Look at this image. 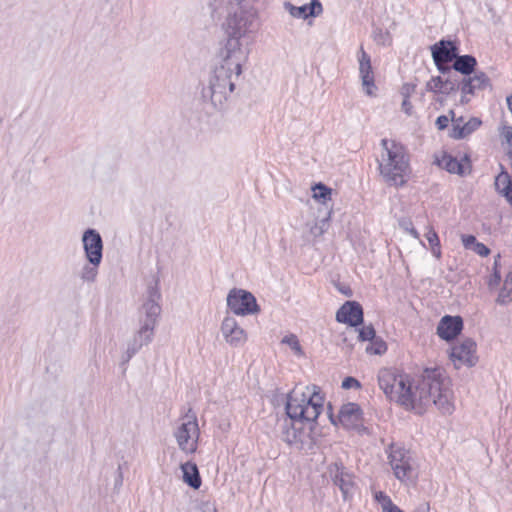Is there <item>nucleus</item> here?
<instances>
[{"instance_id": "15", "label": "nucleus", "mask_w": 512, "mask_h": 512, "mask_svg": "<svg viewBox=\"0 0 512 512\" xmlns=\"http://www.w3.org/2000/svg\"><path fill=\"white\" fill-rule=\"evenodd\" d=\"M358 63H359V76L361 79L362 87L368 96H375L376 85H375V76L371 64V57L364 50L363 46H360V49L357 53Z\"/></svg>"}, {"instance_id": "45", "label": "nucleus", "mask_w": 512, "mask_h": 512, "mask_svg": "<svg viewBox=\"0 0 512 512\" xmlns=\"http://www.w3.org/2000/svg\"><path fill=\"white\" fill-rule=\"evenodd\" d=\"M473 251L477 253L480 256H487L490 253L489 248L484 245L483 243L477 242L475 246L473 247Z\"/></svg>"}, {"instance_id": "22", "label": "nucleus", "mask_w": 512, "mask_h": 512, "mask_svg": "<svg viewBox=\"0 0 512 512\" xmlns=\"http://www.w3.org/2000/svg\"><path fill=\"white\" fill-rule=\"evenodd\" d=\"M439 165L446 169L449 173L458 175H465L471 171V164L469 158L465 155L460 160L449 155L444 154L438 161Z\"/></svg>"}, {"instance_id": "48", "label": "nucleus", "mask_w": 512, "mask_h": 512, "mask_svg": "<svg viewBox=\"0 0 512 512\" xmlns=\"http://www.w3.org/2000/svg\"><path fill=\"white\" fill-rule=\"evenodd\" d=\"M426 238L429 242L430 245H435V244H439V238H438V235L435 231L433 230H430L427 235H426Z\"/></svg>"}, {"instance_id": "47", "label": "nucleus", "mask_w": 512, "mask_h": 512, "mask_svg": "<svg viewBox=\"0 0 512 512\" xmlns=\"http://www.w3.org/2000/svg\"><path fill=\"white\" fill-rule=\"evenodd\" d=\"M501 281V275L500 272L495 269L492 277L490 278L488 285L492 287H496Z\"/></svg>"}, {"instance_id": "11", "label": "nucleus", "mask_w": 512, "mask_h": 512, "mask_svg": "<svg viewBox=\"0 0 512 512\" xmlns=\"http://www.w3.org/2000/svg\"><path fill=\"white\" fill-rule=\"evenodd\" d=\"M328 475L333 484L340 489L345 500L354 494V475L342 463L331 464L328 467Z\"/></svg>"}, {"instance_id": "18", "label": "nucleus", "mask_w": 512, "mask_h": 512, "mask_svg": "<svg viewBox=\"0 0 512 512\" xmlns=\"http://www.w3.org/2000/svg\"><path fill=\"white\" fill-rule=\"evenodd\" d=\"M462 329L463 320L460 316L446 315L442 317L437 326V334L441 339L450 341L456 338Z\"/></svg>"}, {"instance_id": "55", "label": "nucleus", "mask_w": 512, "mask_h": 512, "mask_svg": "<svg viewBox=\"0 0 512 512\" xmlns=\"http://www.w3.org/2000/svg\"><path fill=\"white\" fill-rule=\"evenodd\" d=\"M506 184H499V186H496V190L501 193V188L505 187Z\"/></svg>"}, {"instance_id": "23", "label": "nucleus", "mask_w": 512, "mask_h": 512, "mask_svg": "<svg viewBox=\"0 0 512 512\" xmlns=\"http://www.w3.org/2000/svg\"><path fill=\"white\" fill-rule=\"evenodd\" d=\"M362 411L358 404H344L338 415L339 422L347 429L356 428L361 420Z\"/></svg>"}, {"instance_id": "6", "label": "nucleus", "mask_w": 512, "mask_h": 512, "mask_svg": "<svg viewBox=\"0 0 512 512\" xmlns=\"http://www.w3.org/2000/svg\"><path fill=\"white\" fill-rule=\"evenodd\" d=\"M239 76L217 65L209 77L208 85L202 89L203 99L210 101L215 109H223Z\"/></svg>"}, {"instance_id": "1", "label": "nucleus", "mask_w": 512, "mask_h": 512, "mask_svg": "<svg viewBox=\"0 0 512 512\" xmlns=\"http://www.w3.org/2000/svg\"><path fill=\"white\" fill-rule=\"evenodd\" d=\"M378 384L389 400L418 414L431 405L442 414L454 411L450 380L442 368H426L412 381L407 375L385 368L378 373Z\"/></svg>"}, {"instance_id": "51", "label": "nucleus", "mask_w": 512, "mask_h": 512, "mask_svg": "<svg viewBox=\"0 0 512 512\" xmlns=\"http://www.w3.org/2000/svg\"><path fill=\"white\" fill-rule=\"evenodd\" d=\"M431 250L435 257L440 258V256H441L440 243L431 245Z\"/></svg>"}, {"instance_id": "38", "label": "nucleus", "mask_w": 512, "mask_h": 512, "mask_svg": "<svg viewBox=\"0 0 512 512\" xmlns=\"http://www.w3.org/2000/svg\"><path fill=\"white\" fill-rule=\"evenodd\" d=\"M308 5V15L310 17H317L322 14L323 8L322 4L319 0H311L310 4Z\"/></svg>"}, {"instance_id": "41", "label": "nucleus", "mask_w": 512, "mask_h": 512, "mask_svg": "<svg viewBox=\"0 0 512 512\" xmlns=\"http://www.w3.org/2000/svg\"><path fill=\"white\" fill-rule=\"evenodd\" d=\"M360 382L353 377H346L342 382V388L350 389V388H360Z\"/></svg>"}, {"instance_id": "10", "label": "nucleus", "mask_w": 512, "mask_h": 512, "mask_svg": "<svg viewBox=\"0 0 512 512\" xmlns=\"http://www.w3.org/2000/svg\"><path fill=\"white\" fill-rule=\"evenodd\" d=\"M227 306L230 311L239 316L258 313L260 308L255 296L243 289L233 288L227 295Z\"/></svg>"}, {"instance_id": "50", "label": "nucleus", "mask_w": 512, "mask_h": 512, "mask_svg": "<svg viewBox=\"0 0 512 512\" xmlns=\"http://www.w3.org/2000/svg\"><path fill=\"white\" fill-rule=\"evenodd\" d=\"M430 511V506H429V503L427 502H422L420 503L417 508L415 509L414 512H429Z\"/></svg>"}, {"instance_id": "19", "label": "nucleus", "mask_w": 512, "mask_h": 512, "mask_svg": "<svg viewBox=\"0 0 512 512\" xmlns=\"http://www.w3.org/2000/svg\"><path fill=\"white\" fill-rule=\"evenodd\" d=\"M303 425L290 418L285 419L281 425L280 438L289 445L300 446L303 444Z\"/></svg>"}, {"instance_id": "2", "label": "nucleus", "mask_w": 512, "mask_h": 512, "mask_svg": "<svg viewBox=\"0 0 512 512\" xmlns=\"http://www.w3.org/2000/svg\"><path fill=\"white\" fill-rule=\"evenodd\" d=\"M160 299L159 280L154 278L147 285L145 300L140 310V326L127 341V348L121 356L122 365L127 364L143 346L152 342L158 317L161 313Z\"/></svg>"}, {"instance_id": "56", "label": "nucleus", "mask_w": 512, "mask_h": 512, "mask_svg": "<svg viewBox=\"0 0 512 512\" xmlns=\"http://www.w3.org/2000/svg\"><path fill=\"white\" fill-rule=\"evenodd\" d=\"M329 418L331 419V422H332V423H335V421H334V419H333L332 414H329Z\"/></svg>"}, {"instance_id": "33", "label": "nucleus", "mask_w": 512, "mask_h": 512, "mask_svg": "<svg viewBox=\"0 0 512 512\" xmlns=\"http://www.w3.org/2000/svg\"><path fill=\"white\" fill-rule=\"evenodd\" d=\"M373 39L378 45L387 46L392 42L391 35L388 31L376 28L373 31Z\"/></svg>"}, {"instance_id": "12", "label": "nucleus", "mask_w": 512, "mask_h": 512, "mask_svg": "<svg viewBox=\"0 0 512 512\" xmlns=\"http://www.w3.org/2000/svg\"><path fill=\"white\" fill-rule=\"evenodd\" d=\"M83 248L88 262L99 266L102 261L103 241L95 229H87L82 235Z\"/></svg>"}, {"instance_id": "9", "label": "nucleus", "mask_w": 512, "mask_h": 512, "mask_svg": "<svg viewBox=\"0 0 512 512\" xmlns=\"http://www.w3.org/2000/svg\"><path fill=\"white\" fill-rule=\"evenodd\" d=\"M388 459L398 480L408 483L415 479V462L409 450L400 445L391 444Z\"/></svg>"}, {"instance_id": "5", "label": "nucleus", "mask_w": 512, "mask_h": 512, "mask_svg": "<svg viewBox=\"0 0 512 512\" xmlns=\"http://www.w3.org/2000/svg\"><path fill=\"white\" fill-rule=\"evenodd\" d=\"M382 153L379 163L380 175L389 186L400 187L407 182L409 160L402 145L394 141H381Z\"/></svg>"}, {"instance_id": "3", "label": "nucleus", "mask_w": 512, "mask_h": 512, "mask_svg": "<svg viewBox=\"0 0 512 512\" xmlns=\"http://www.w3.org/2000/svg\"><path fill=\"white\" fill-rule=\"evenodd\" d=\"M257 0H214V10L227 12V36L248 42L247 38L259 28Z\"/></svg>"}, {"instance_id": "17", "label": "nucleus", "mask_w": 512, "mask_h": 512, "mask_svg": "<svg viewBox=\"0 0 512 512\" xmlns=\"http://www.w3.org/2000/svg\"><path fill=\"white\" fill-rule=\"evenodd\" d=\"M336 320L356 327L363 322V309L358 302L347 301L337 311Z\"/></svg>"}, {"instance_id": "30", "label": "nucleus", "mask_w": 512, "mask_h": 512, "mask_svg": "<svg viewBox=\"0 0 512 512\" xmlns=\"http://www.w3.org/2000/svg\"><path fill=\"white\" fill-rule=\"evenodd\" d=\"M98 275V266L92 265L88 262L85 264L80 272V278L83 282L93 283Z\"/></svg>"}, {"instance_id": "39", "label": "nucleus", "mask_w": 512, "mask_h": 512, "mask_svg": "<svg viewBox=\"0 0 512 512\" xmlns=\"http://www.w3.org/2000/svg\"><path fill=\"white\" fill-rule=\"evenodd\" d=\"M500 136L511 146V150L508 154L510 158H512V127L503 125L500 130Z\"/></svg>"}, {"instance_id": "31", "label": "nucleus", "mask_w": 512, "mask_h": 512, "mask_svg": "<svg viewBox=\"0 0 512 512\" xmlns=\"http://www.w3.org/2000/svg\"><path fill=\"white\" fill-rule=\"evenodd\" d=\"M313 192V197L316 200L322 201L323 204H326V202L331 198L332 189L322 183H318L313 187Z\"/></svg>"}, {"instance_id": "26", "label": "nucleus", "mask_w": 512, "mask_h": 512, "mask_svg": "<svg viewBox=\"0 0 512 512\" xmlns=\"http://www.w3.org/2000/svg\"><path fill=\"white\" fill-rule=\"evenodd\" d=\"M496 302L500 305H507L512 302V272L506 275Z\"/></svg>"}, {"instance_id": "24", "label": "nucleus", "mask_w": 512, "mask_h": 512, "mask_svg": "<svg viewBox=\"0 0 512 512\" xmlns=\"http://www.w3.org/2000/svg\"><path fill=\"white\" fill-rule=\"evenodd\" d=\"M181 470L183 472V481L192 487L198 489L201 486V477L197 468V465L193 462H186L181 464Z\"/></svg>"}, {"instance_id": "16", "label": "nucleus", "mask_w": 512, "mask_h": 512, "mask_svg": "<svg viewBox=\"0 0 512 512\" xmlns=\"http://www.w3.org/2000/svg\"><path fill=\"white\" fill-rule=\"evenodd\" d=\"M475 352L476 343L468 338L454 345L450 356L456 368H460L462 365L471 367L474 366L477 361Z\"/></svg>"}, {"instance_id": "35", "label": "nucleus", "mask_w": 512, "mask_h": 512, "mask_svg": "<svg viewBox=\"0 0 512 512\" xmlns=\"http://www.w3.org/2000/svg\"><path fill=\"white\" fill-rule=\"evenodd\" d=\"M282 343L287 344L298 355L302 354V348L296 335L290 334L282 339Z\"/></svg>"}, {"instance_id": "7", "label": "nucleus", "mask_w": 512, "mask_h": 512, "mask_svg": "<svg viewBox=\"0 0 512 512\" xmlns=\"http://www.w3.org/2000/svg\"><path fill=\"white\" fill-rule=\"evenodd\" d=\"M250 53L249 43L228 37L219 53V67H223L236 75H241L242 66L247 62Z\"/></svg>"}, {"instance_id": "27", "label": "nucleus", "mask_w": 512, "mask_h": 512, "mask_svg": "<svg viewBox=\"0 0 512 512\" xmlns=\"http://www.w3.org/2000/svg\"><path fill=\"white\" fill-rule=\"evenodd\" d=\"M499 184H506L505 187L501 188L500 194L512 205V179L507 173H501L495 180V186H499Z\"/></svg>"}, {"instance_id": "14", "label": "nucleus", "mask_w": 512, "mask_h": 512, "mask_svg": "<svg viewBox=\"0 0 512 512\" xmlns=\"http://www.w3.org/2000/svg\"><path fill=\"white\" fill-rule=\"evenodd\" d=\"M433 60L442 73H449L450 67L446 66L447 63L454 61L456 58V46L451 41L441 40L431 47Z\"/></svg>"}, {"instance_id": "4", "label": "nucleus", "mask_w": 512, "mask_h": 512, "mask_svg": "<svg viewBox=\"0 0 512 512\" xmlns=\"http://www.w3.org/2000/svg\"><path fill=\"white\" fill-rule=\"evenodd\" d=\"M286 414L300 424L314 423L324 409V398L316 385H298L287 395Z\"/></svg>"}, {"instance_id": "32", "label": "nucleus", "mask_w": 512, "mask_h": 512, "mask_svg": "<svg viewBox=\"0 0 512 512\" xmlns=\"http://www.w3.org/2000/svg\"><path fill=\"white\" fill-rule=\"evenodd\" d=\"M331 213L332 211L329 210L327 212L326 217L322 218L321 220L316 222L314 226L311 227L310 232L313 236H321L324 232L327 231V229L329 228V220L331 217Z\"/></svg>"}, {"instance_id": "40", "label": "nucleus", "mask_w": 512, "mask_h": 512, "mask_svg": "<svg viewBox=\"0 0 512 512\" xmlns=\"http://www.w3.org/2000/svg\"><path fill=\"white\" fill-rule=\"evenodd\" d=\"M416 84L405 83L402 85L400 93L403 98L409 99V97L415 92Z\"/></svg>"}, {"instance_id": "36", "label": "nucleus", "mask_w": 512, "mask_h": 512, "mask_svg": "<svg viewBox=\"0 0 512 512\" xmlns=\"http://www.w3.org/2000/svg\"><path fill=\"white\" fill-rule=\"evenodd\" d=\"M358 338L361 341H373L376 338V332L372 325L363 326L359 329Z\"/></svg>"}, {"instance_id": "49", "label": "nucleus", "mask_w": 512, "mask_h": 512, "mask_svg": "<svg viewBox=\"0 0 512 512\" xmlns=\"http://www.w3.org/2000/svg\"><path fill=\"white\" fill-rule=\"evenodd\" d=\"M412 109H413V106H412L411 102L409 101V99L403 98L402 110L407 115H411L412 114Z\"/></svg>"}, {"instance_id": "13", "label": "nucleus", "mask_w": 512, "mask_h": 512, "mask_svg": "<svg viewBox=\"0 0 512 512\" xmlns=\"http://www.w3.org/2000/svg\"><path fill=\"white\" fill-rule=\"evenodd\" d=\"M225 342L231 347H241L247 341L246 331L238 324L233 316L226 315L220 326Z\"/></svg>"}, {"instance_id": "37", "label": "nucleus", "mask_w": 512, "mask_h": 512, "mask_svg": "<svg viewBox=\"0 0 512 512\" xmlns=\"http://www.w3.org/2000/svg\"><path fill=\"white\" fill-rule=\"evenodd\" d=\"M443 77L437 76L431 78L426 84V90L434 93H442Z\"/></svg>"}, {"instance_id": "34", "label": "nucleus", "mask_w": 512, "mask_h": 512, "mask_svg": "<svg viewBox=\"0 0 512 512\" xmlns=\"http://www.w3.org/2000/svg\"><path fill=\"white\" fill-rule=\"evenodd\" d=\"M386 349L387 347L385 342L376 338L366 347V351L368 353L378 355L384 353Z\"/></svg>"}, {"instance_id": "52", "label": "nucleus", "mask_w": 512, "mask_h": 512, "mask_svg": "<svg viewBox=\"0 0 512 512\" xmlns=\"http://www.w3.org/2000/svg\"><path fill=\"white\" fill-rule=\"evenodd\" d=\"M122 480H123V475H122V472L120 470V468L118 469V479L116 481V485H122Z\"/></svg>"}, {"instance_id": "54", "label": "nucleus", "mask_w": 512, "mask_h": 512, "mask_svg": "<svg viewBox=\"0 0 512 512\" xmlns=\"http://www.w3.org/2000/svg\"><path fill=\"white\" fill-rule=\"evenodd\" d=\"M409 231L415 238H418V232L414 228H411Z\"/></svg>"}, {"instance_id": "43", "label": "nucleus", "mask_w": 512, "mask_h": 512, "mask_svg": "<svg viewBox=\"0 0 512 512\" xmlns=\"http://www.w3.org/2000/svg\"><path fill=\"white\" fill-rule=\"evenodd\" d=\"M383 512H403L400 508L392 503L389 497H384Z\"/></svg>"}, {"instance_id": "42", "label": "nucleus", "mask_w": 512, "mask_h": 512, "mask_svg": "<svg viewBox=\"0 0 512 512\" xmlns=\"http://www.w3.org/2000/svg\"><path fill=\"white\" fill-rule=\"evenodd\" d=\"M462 243L465 248L473 250V247L477 244V240L473 235H462Z\"/></svg>"}, {"instance_id": "46", "label": "nucleus", "mask_w": 512, "mask_h": 512, "mask_svg": "<svg viewBox=\"0 0 512 512\" xmlns=\"http://www.w3.org/2000/svg\"><path fill=\"white\" fill-rule=\"evenodd\" d=\"M448 123H449V118H448V116H445V115L439 116L436 120V125L439 130L445 129L448 126Z\"/></svg>"}, {"instance_id": "20", "label": "nucleus", "mask_w": 512, "mask_h": 512, "mask_svg": "<svg viewBox=\"0 0 512 512\" xmlns=\"http://www.w3.org/2000/svg\"><path fill=\"white\" fill-rule=\"evenodd\" d=\"M461 84V91L463 93L461 103H467L469 99L466 98V95L474 94L478 90H484L489 87L490 80L484 72H476L473 77L463 78Z\"/></svg>"}, {"instance_id": "44", "label": "nucleus", "mask_w": 512, "mask_h": 512, "mask_svg": "<svg viewBox=\"0 0 512 512\" xmlns=\"http://www.w3.org/2000/svg\"><path fill=\"white\" fill-rule=\"evenodd\" d=\"M192 512H217V509L214 504L206 502L195 508Z\"/></svg>"}, {"instance_id": "21", "label": "nucleus", "mask_w": 512, "mask_h": 512, "mask_svg": "<svg viewBox=\"0 0 512 512\" xmlns=\"http://www.w3.org/2000/svg\"><path fill=\"white\" fill-rule=\"evenodd\" d=\"M450 114L452 115L453 127L450 133V136L454 139H463L473 133L476 129H478L481 125V120L479 118L473 117L469 119L468 122L463 123V118L454 119V112L451 110Z\"/></svg>"}, {"instance_id": "25", "label": "nucleus", "mask_w": 512, "mask_h": 512, "mask_svg": "<svg viewBox=\"0 0 512 512\" xmlns=\"http://www.w3.org/2000/svg\"><path fill=\"white\" fill-rule=\"evenodd\" d=\"M477 65L475 57L471 55L457 56L453 62V69L463 75H470Z\"/></svg>"}, {"instance_id": "28", "label": "nucleus", "mask_w": 512, "mask_h": 512, "mask_svg": "<svg viewBox=\"0 0 512 512\" xmlns=\"http://www.w3.org/2000/svg\"><path fill=\"white\" fill-rule=\"evenodd\" d=\"M443 85H442V94H449L459 88V80L457 79V75L449 73L443 74Z\"/></svg>"}, {"instance_id": "8", "label": "nucleus", "mask_w": 512, "mask_h": 512, "mask_svg": "<svg viewBox=\"0 0 512 512\" xmlns=\"http://www.w3.org/2000/svg\"><path fill=\"white\" fill-rule=\"evenodd\" d=\"M200 430L198 426L197 416L189 409L181 418L180 425L174 431V437L178 447L185 453H194L197 450Z\"/></svg>"}, {"instance_id": "53", "label": "nucleus", "mask_w": 512, "mask_h": 512, "mask_svg": "<svg viewBox=\"0 0 512 512\" xmlns=\"http://www.w3.org/2000/svg\"><path fill=\"white\" fill-rule=\"evenodd\" d=\"M384 497H387L386 495H384L382 492L379 493V495L376 496V498L381 501V503L383 504L385 502V499Z\"/></svg>"}, {"instance_id": "29", "label": "nucleus", "mask_w": 512, "mask_h": 512, "mask_svg": "<svg viewBox=\"0 0 512 512\" xmlns=\"http://www.w3.org/2000/svg\"><path fill=\"white\" fill-rule=\"evenodd\" d=\"M284 9L294 18L305 20L310 17L308 15V5L307 4L297 7L290 2H285Z\"/></svg>"}]
</instances>
